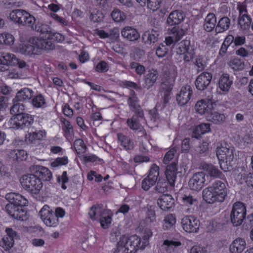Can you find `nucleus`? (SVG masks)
Segmentation results:
<instances>
[{
	"instance_id": "f257e3e1",
	"label": "nucleus",
	"mask_w": 253,
	"mask_h": 253,
	"mask_svg": "<svg viewBox=\"0 0 253 253\" xmlns=\"http://www.w3.org/2000/svg\"><path fill=\"white\" fill-rule=\"evenodd\" d=\"M228 194L226 184L221 180H216L203 191V197L208 203L223 202Z\"/></svg>"
},
{
	"instance_id": "f03ea898",
	"label": "nucleus",
	"mask_w": 253,
	"mask_h": 253,
	"mask_svg": "<svg viewBox=\"0 0 253 253\" xmlns=\"http://www.w3.org/2000/svg\"><path fill=\"white\" fill-rule=\"evenodd\" d=\"M53 45L50 41H43L40 35L39 37L31 38L27 43L19 44L17 51L28 56L38 55L42 49L50 50Z\"/></svg>"
},
{
	"instance_id": "7ed1b4c3",
	"label": "nucleus",
	"mask_w": 253,
	"mask_h": 253,
	"mask_svg": "<svg viewBox=\"0 0 253 253\" xmlns=\"http://www.w3.org/2000/svg\"><path fill=\"white\" fill-rule=\"evenodd\" d=\"M216 155L220 168L224 171H227L235 158L234 149L228 147L226 144H221L216 149Z\"/></svg>"
},
{
	"instance_id": "20e7f679",
	"label": "nucleus",
	"mask_w": 253,
	"mask_h": 253,
	"mask_svg": "<svg viewBox=\"0 0 253 253\" xmlns=\"http://www.w3.org/2000/svg\"><path fill=\"white\" fill-rule=\"evenodd\" d=\"M140 242V238L137 235L130 237L123 235L118 242L117 249L123 253H135L139 249L141 250Z\"/></svg>"
},
{
	"instance_id": "39448f33",
	"label": "nucleus",
	"mask_w": 253,
	"mask_h": 253,
	"mask_svg": "<svg viewBox=\"0 0 253 253\" xmlns=\"http://www.w3.org/2000/svg\"><path fill=\"white\" fill-rule=\"evenodd\" d=\"M20 180L23 188L32 194L40 193L43 187L41 178L34 173L23 175Z\"/></svg>"
},
{
	"instance_id": "423d86ee",
	"label": "nucleus",
	"mask_w": 253,
	"mask_h": 253,
	"mask_svg": "<svg viewBox=\"0 0 253 253\" xmlns=\"http://www.w3.org/2000/svg\"><path fill=\"white\" fill-rule=\"evenodd\" d=\"M34 121L33 117L28 114L20 113L14 115L9 121L10 127L14 129H23L30 126Z\"/></svg>"
},
{
	"instance_id": "0eeeda50",
	"label": "nucleus",
	"mask_w": 253,
	"mask_h": 253,
	"mask_svg": "<svg viewBox=\"0 0 253 253\" xmlns=\"http://www.w3.org/2000/svg\"><path fill=\"white\" fill-rule=\"evenodd\" d=\"M246 214V209L241 202L235 203L232 207L230 213V219L234 226L241 225Z\"/></svg>"
},
{
	"instance_id": "6e6552de",
	"label": "nucleus",
	"mask_w": 253,
	"mask_h": 253,
	"mask_svg": "<svg viewBox=\"0 0 253 253\" xmlns=\"http://www.w3.org/2000/svg\"><path fill=\"white\" fill-rule=\"evenodd\" d=\"M35 30L38 32H41V38L43 41H50L53 45V47L50 50L54 48L53 41L57 42H61L64 40V37L59 33L52 34L47 30V25L43 24L38 23L35 26Z\"/></svg>"
},
{
	"instance_id": "1a4fd4ad",
	"label": "nucleus",
	"mask_w": 253,
	"mask_h": 253,
	"mask_svg": "<svg viewBox=\"0 0 253 253\" xmlns=\"http://www.w3.org/2000/svg\"><path fill=\"white\" fill-rule=\"evenodd\" d=\"M39 215L44 224L50 227H55L59 224L58 219L47 205H44L39 212Z\"/></svg>"
},
{
	"instance_id": "9d476101",
	"label": "nucleus",
	"mask_w": 253,
	"mask_h": 253,
	"mask_svg": "<svg viewBox=\"0 0 253 253\" xmlns=\"http://www.w3.org/2000/svg\"><path fill=\"white\" fill-rule=\"evenodd\" d=\"M216 103L212 99V97L198 101L195 105V109L197 113L200 115H204L207 117L210 113L214 109Z\"/></svg>"
},
{
	"instance_id": "9b49d317",
	"label": "nucleus",
	"mask_w": 253,
	"mask_h": 253,
	"mask_svg": "<svg viewBox=\"0 0 253 253\" xmlns=\"http://www.w3.org/2000/svg\"><path fill=\"white\" fill-rule=\"evenodd\" d=\"M181 227L186 232L189 233H197L200 227V221L195 216L186 215L181 221Z\"/></svg>"
},
{
	"instance_id": "f8f14e48",
	"label": "nucleus",
	"mask_w": 253,
	"mask_h": 253,
	"mask_svg": "<svg viewBox=\"0 0 253 253\" xmlns=\"http://www.w3.org/2000/svg\"><path fill=\"white\" fill-rule=\"evenodd\" d=\"M159 175V167L156 164H153L151 166L147 177L142 180V188L146 191L148 190L155 184Z\"/></svg>"
},
{
	"instance_id": "ddd939ff",
	"label": "nucleus",
	"mask_w": 253,
	"mask_h": 253,
	"mask_svg": "<svg viewBox=\"0 0 253 253\" xmlns=\"http://www.w3.org/2000/svg\"><path fill=\"white\" fill-rule=\"evenodd\" d=\"M190 42L188 40H183L179 43L177 53L182 55L185 62H189L194 56V51L190 48Z\"/></svg>"
},
{
	"instance_id": "4468645a",
	"label": "nucleus",
	"mask_w": 253,
	"mask_h": 253,
	"mask_svg": "<svg viewBox=\"0 0 253 253\" xmlns=\"http://www.w3.org/2000/svg\"><path fill=\"white\" fill-rule=\"evenodd\" d=\"M206 174L204 172H198L193 174L188 182L189 188L193 190H200L205 185Z\"/></svg>"
},
{
	"instance_id": "2eb2a0df",
	"label": "nucleus",
	"mask_w": 253,
	"mask_h": 253,
	"mask_svg": "<svg viewBox=\"0 0 253 253\" xmlns=\"http://www.w3.org/2000/svg\"><path fill=\"white\" fill-rule=\"evenodd\" d=\"M6 235L3 237L0 242V246L5 250L7 251L13 247L14 240L18 238L17 233L10 228L5 229Z\"/></svg>"
},
{
	"instance_id": "dca6fc26",
	"label": "nucleus",
	"mask_w": 253,
	"mask_h": 253,
	"mask_svg": "<svg viewBox=\"0 0 253 253\" xmlns=\"http://www.w3.org/2000/svg\"><path fill=\"white\" fill-rule=\"evenodd\" d=\"M143 118L144 116L140 117L139 116V114H134L131 118L127 119V126L130 129L140 132L142 136L146 135V132L144 129L143 126L141 124Z\"/></svg>"
},
{
	"instance_id": "f3484780",
	"label": "nucleus",
	"mask_w": 253,
	"mask_h": 253,
	"mask_svg": "<svg viewBox=\"0 0 253 253\" xmlns=\"http://www.w3.org/2000/svg\"><path fill=\"white\" fill-rule=\"evenodd\" d=\"M5 210L12 218L19 220H24L26 213L22 208H20L10 202L6 205Z\"/></svg>"
},
{
	"instance_id": "a211bd4d",
	"label": "nucleus",
	"mask_w": 253,
	"mask_h": 253,
	"mask_svg": "<svg viewBox=\"0 0 253 253\" xmlns=\"http://www.w3.org/2000/svg\"><path fill=\"white\" fill-rule=\"evenodd\" d=\"M17 61V58L13 54L0 52V72L6 70L9 65H13Z\"/></svg>"
},
{
	"instance_id": "6ab92c4d",
	"label": "nucleus",
	"mask_w": 253,
	"mask_h": 253,
	"mask_svg": "<svg viewBox=\"0 0 253 253\" xmlns=\"http://www.w3.org/2000/svg\"><path fill=\"white\" fill-rule=\"evenodd\" d=\"M127 104L130 110L134 112V114H139L140 117L144 116L143 111L139 104V100L133 91L130 92L127 100Z\"/></svg>"
},
{
	"instance_id": "aec40b11",
	"label": "nucleus",
	"mask_w": 253,
	"mask_h": 253,
	"mask_svg": "<svg viewBox=\"0 0 253 253\" xmlns=\"http://www.w3.org/2000/svg\"><path fill=\"white\" fill-rule=\"evenodd\" d=\"M30 170L38 177H40L44 181H49L51 179L52 175L51 171L46 168L38 165L32 166Z\"/></svg>"
},
{
	"instance_id": "412c9836",
	"label": "nucleus",
	"mask_w": 253,
	"mask_h": 253,
	"mask_svg": "<svg viewBox=\"0 0 253 253\" xmlns=\"http://www.w3.org/2000/svg\"><path fill=\"white\" fill-rule=\"evenodd\" d=\"M46 136L45 130H35L29 131L25 135V140L28 143L35 144L44 140Z\"/></svg>"
},
{
	"instance_id": "4be33fe9",
	"label": "nucleus",
	"mask_w": 253,
	"mask_h": 253,
	"mask_svg": "<svg viewBox=\"0 0 253 253\" xmlns=\"http://www.w3.org/2000/svg\"><path fill=\"white\" fill-rule=\"evenodd\" d=\"M212 79V75L208 72H203L199 75L196 81L195 85L199 90H205L210 84Z\"/></svg>"
},
{
	"instance_id": "5701e85b",
	"label": "nucleus",
	"mask_w": 253,
	"mask_h": 253,
	"mask_svg": "<svg viewBox=\"0 0 253 253\" xmlns=\"http://www.w3.org/2000/svg\"><path fill=\"white\" fill-rule=\"evenodd\" d=\"M199 168L206 171L208 174L212 177L221 178L222 175V172L218 168L211 164L201 162L199 164Z\"/></svg>"
},
{
	"instance_id": "b1692460",
	"label": "nucleus",
	"mask_w": 253,
	"mask_h": 253,
	"mask_svg": "<svg viewBox=\"0 0 253 253\" xmlns=\"http://www.w3.org/2000/svg\"><path fill=\"white\" fill-rule=\"evenodd\" d=\"M183 244L177 239L166 240L162 247L167 253H176L183 247Z\"/></svg>"
},
{
	"instance_id": "393cba45",
	"label": "nucleus",
	"mask_w": 253,
	"mask_h": 253,
	"mask_svg": "<svg viewBox=\"0 0 253 253\" xmlns=\"http://www.w3.org/2000/svg\"><path fill=\"white\" fill-rule=\"evenodd\" d=\"M192 94V90L189 85L182 86L177 94L176 100L180 105L186 104L190 99Z\"/></svg>"
},
{
	"instance_id": "a878e982",
	"label": "nucleus",
	"mask_w": 253,
	"mask_h": 253,
	"mask_svg": "<svg viewBox=\"0 0 253 253\" xmlns=\"http://www.w3.org/2000/svg\"><path fill=\"white\" fill-rule=\"evenodd\" d=\"M174 200L172 197L168 194L160 196L157 200V204L163 211H168L174 206Z\"/></svg>"
},
{
	"instance_id": "bb28decb",
	"label": "nucleus",
	"mask_w": 253,
	"mask_h": 253,
	"mask_svg": "<svg viewBox=\"0 0 253 253\" xmlns=\"http://www.w3.org/2000/svg\"><path fill=\"white\" fill-rule=\"evenodd\" d=\"M5 198L9 202H11L20 208L27 206L28 203L27 199L18 193H8L6 194Z\"/></svg>"
},
{
	"instance_id": "cd10ccee",
	"label": "nucleus",
	"mask_w": 253,
	"mask_h": 253,
	"mask_svg": "<svg viewBox=\"0 0 253 253\" xmlns=\"http://www.w3.org/2000/svg\"><path fill=\"white\" fill-rule=\"evenodd\" d=\"M246 242L244 238H237L230 244L229 248L231 253H242L246 249Z\"/></svg>"
},
{
	"instance_id": "c85d7f7f",
	"label": "nucleus",
	"mask_w": 253,
	"mask_h": 253,
	"mask_svg": "<svg viewBox=\"0 0 253 253\" xmlns=\"http://www.w3.org/2000/svg\"><path fill=\"white\" fill-rule=\"evenodd\" d=\"M233 84V80L227 74H222L218 80V87L224 92H228Z\"/></svg>"
},
{
	"instance_id": "c756f323",
	"label": "nucleus",
	"mask_w": 253,
	"mask_h": 253,
	"mask_svg": "<svg viewBox=\"0 0 253 253\" xmlns=\"http://www.w3.org/2000/svg\"><path fill=\"white\" fill-rule=\"evenodd\" d=\"M177 170L176 165L175 163H172L167 167L165 172L166 176L169 183L171 186L174 185Z\"/></svg>"
},
{
	"instance_id": "7c9ffc66",
	"label": "nucleus",
	"mask_w": 253,
	"mask_h": 253,
	"mask_svg": "<svg viewBox=\"0 0 253 253\" xmlns=\"http://www.w3.org/2000/svg\"><path fill=\"white\" fill-rule=\"evenodd\" d=\"M122 36L130 41H134L138 39L139 34L134 28L130 26L124 27L121 31Z\"/></svg>"
},
{
	"instance_id": "2f4dec72",
	"label": "nucleus",
	"mask_w": 253,
	"mask_h": 253,
	"mask_svg": "<svg viewBox=\"0 0 253 253\" xmlns=\"http://www.w3.org/2000/svg\"><path fill=\"white\" fill-rule=\"evenodd\" d=\"M211 130V125L210 124L202 123L196 126L193 128L192 136L193 137L199 138L201 135L210 132Z\"/></svg>"
},
{
	"instance_id": "473e14b6",
	"label": "nucleus",
	"mask_w": 253,
	"mask_h": 253,
	"mask_svg": "<svg viewBox=\"0 0 253 253\" xmlns=\"http://www.w3.org/2000/svg\"><path fill=\"white\" fill-rule=\"evenodd\" d=\"M184 15L182 12L178 10L172 11L169 14L167 22L169 25H174L181 23L184 19Z\"/></svg>"
},
{
	"instance_id": "72a5a7b5",
	"label": "nucleus",
	"mask_w": 253,
	"mask_h": 253,
	"mask_svg": "<svg viewBox=\"0 0 253 253\" xmlns=\"http://www.w3.org/2000/svg\"><path fill=\"white\" fill-rule=\"evenodd\" d=\"M159 35V31L152 29L146 31L143 34L142 39L145 43L151 44L155 43L158 41Z\"/></svg>"
},
{
	"instance_id": "f704fd0d",
	"label": "nucleus",
	"mask_w": 253,
	"mask_h": 253,
	"mask_svg": "<svg viewBox=\"0 0 253 253\" xmlns=\"http://www.w3.org/2000/svg\"><path fill=\"white\" fill-rule=\"evenodd\" d=\"M207 120L215 125H221L226 120V117L224 114L216 111L211 112L207 117Z\"/></svg>"
},
{
	"instance_id": "c9c22d12",
	"label": "nucleus",
	"mask_w": 253,
	"mask_h": 253,
	"mask_svg": "<svg viewBox=\"0 0 253 253\" xmlns=\"http://www.w3.org/2000/svg\"><path fill=\"white\" fill-rule=\"evenodd\" d=\"M23 16H20L18 24L33 27L36 22L35 17L24 10Z\"/></svg>"
},
{
	"instance_id": "e433bc0d",
	"label": "nucleus",
	"mask_w": 253,
	"mask_h": 253,
	"mask_svg": "<svg viewBox=\"0 0 253 253\" xmlns=\"http://www.w3.org/2000/svg\"><path fill=\"white\" fill-rule=\"evenodd\" d=\"M216 23V19L213 13H209L205 19L203 25L204 29L207 32H210L215 28Z\"/></svg>"
},
{
	"instance_id": "4c0bfd02",
	"label": "nucleus",
	"mask_w": 253,
	"mask_h": 253,
	"mask_svg": "<svg viewBox=\"0 0 253 253\" xmlns=\"http://www.w3.org/2000/svg\"><path fill=\"white\" fill-rule=\"evenodd\" d=\"M158 76L159 74L157 70L153 69L149 70L145 77L146 87L148 89L152 87L156 83Z\"/></svg>"
},
{
	"instance_id": "58836bf2",
	"label": "nucleus",
	"mask_w": 253,
	"mask_h": 253,
	"mask_svg": "<svg viewBox=\"0 0 253 253\" xmlns=\"http://www.w3.org/2000/svg\"><path fill=\"white\" fill-rule=\"evenodd\" d=\"M33 91L28 88H24L18 91L14 99L16 101H24L30 99L33 96Z\"/></svg>"
},
{
	"instance_id": "ea45409f",
	"label": "nucleus",
	"mask_w": 253,
	"mask_h": 253,
	"mask_svg": "<svg viewBox=\"0 0 253 253\" xmlns=\"http://www.w3.org/2000/svg\"><path fill=\"white\" fill-rule=\"evenodd\" d=\"M105 212L106 211L101 206H93L90 208L88 215L92 220H99Z\"/></svg>"
},
{
	"instance_id": "a19ab883",
	"label": "nucleus",
	"mask_w": 253,
	"mask_h": 253,
	"mask_svg": "<svg viewBox=\"0 0 253 253\" xmlns=\"http://www.w3.org/2000/svg\"><path fill=\"white\" fill-rule=\"evenodd\" d=\"M15 42V38L11 33L3 32L0 33V45L11 46Z\"/></svg>"
},
{
	"instance_id": "79ce46f5",
	"label": "nucleus",
	"mask_w": 253,
	"mask_h": 253,
	"mask_svg": "<svg viewBox=\"0 0 253 253\" xmlns=\"http://www.w3.org/2000/svg\"><path fill=\"white\" fill-rule=\"evenodd\" d=\"M153 232L152 229L146 228L143 233L142 237L140 238V245L141 250L145 249L149 245V240L153 236Z\"/></svg>"
},
{
	"instance_id": "37998d69",
	"label": "nucleus",
	"mask_w": 253,
	"mask_h": 253,
	"mask_svg": "<svg viewBox=\"0 0 253 253\" xmlns=\"http://www.w3.org/2000/svg\"><path fill=\"white\" fill-rule=\"evenodd\" d=\"M230 25V20L227 17H223L220 19L215 27L216 33H222L227 31Z\"/></svg>"
},
{
	"instance_id": "c03bdc74",
	"label": "nucleus",
	"mask_w": 253,
	"mask_h": 253,
	"mask_svg": "<svg viewBox=\"0 0 253 253\" xmlns=\"http://www.w3.org/2000/svg\"><path fill=\"white\" fill-rule=\"evenodd\" d=\"M118 137L122 146L126 150H131L133 148V142L127 136L120 133L118 134Z\"/></svg>"
},
{
	"instance_id": "a18cd8bd",
	"label": "nucleus",
	"mask_w": 253,
	"mask_h": 253,
	"mask_svg": "<svg viewBox=\"0 0 253 253\" xmlns=\"http://www.w3.org/2000/svg\"><path fill=\"white\" fill-rule=\"evenodd\" d=\"M230 68L234 71H241L244 69V62L238 58L231 59L228 63Z\"/></svg>"
},
{
	"instance_id": "49530a36",
	"label": "nucleus",
	"mask_w": 253,
	"mask_h": 253,
	"mask_svg": "<svg viewBox=\"0 0 253 253\" xmlns=\"http://www.w3.org/2000/svg\"><path fill=\"white\" fill-rule=\"evenodd\" d=\"M176 223L175 216L169 213L167 215L163 220V229L165 230L169 229L174 226Z\"/></svg>"
},
{
	"instance_id": "de8ad7c7",
	"label": "nucleus",
	"mask_w": 253,
	"mask_h": 253,
	"mask_svg": "<svg viewBox=\"0 0 253 253\" xmlns=\"http://www.w3.org/2000/svg\"><path fill=\"white\" fill-rule=\"evenodd\" d=\"M112 19L116 22L120 23L124 21L126 19V14L118 8H115L111 13Z\"/></svg>"
},
{
	"instance_id": "09e8293b",
	"label": "nucleus",
	"mask_w": 253,
	"mask_h": 253,
	"mask_svg": "<svg viewBox=\"0 0 253 253\" xmlns=\"http://www.w3.org/2000/svg\"><path fill=\"white\" fill-rule=\"evenodd\" d=\"M74 148L79 157L84 154L86 150V147L81 139H78L75 141Z\"/></svg>"
},
{
	"instance_id": "8fccbe9b",
	"label": "nucleus",
	"mask_w": 253,
	"mask_h": 253,
	"mask_svg": "<svg viewBox=\"0 0 253 253\" xmlns=\"http://www.w3.org/2000/svg\"><path fill=\"white\" fill-rule=\"evenodd\" d=\"M238 23L241 29L247 30L250 26L251 19L247 14H244V15L240 16Z\"/></svg>"
},
{
	"instance_id": "3c124183",
	"label": "nucleus",
	"mask_w": 253,
	"mask_h": 253,
	"mask_svg": "<svg viewBox=\"0 0 253 253\" xmlns=\"http://www.w3.org/2000/svg\"><path fill=\"white\" fill-rule=\"evenodd\" d=\"M104 18V16L101 11L96 9L91 10L89 18L93 22H101L103 20Z\"/></svg>"
},
{
	"instance_id": "603ef678",
	"label": "nucleus",
	"mask_w": 253,
	"mask_h": 253,
	"mask_svg": "<svg viewBox=\"0 0 253 253\" xmlns=\"http://www.w3.org/2000/svg\"><path fill=\"white\" fill-rule=\"evenodd\" d=\"M62 128L67 137L70 136L73 133V128L70 122L65 119H61Z\"/></svg>"
},
{
	"instance_id": "864d4df0",
	"label": "nucleus",
	"mask_w": 253,
	"mask_h": 253,
	"mask_svg": "<svg viewBox=\"0 0 253 253\" xmlns=\"http://www.w3.org/2000/svg\"><path fill=\"white\" fill-rule=\"evenodd\" d=\"M22 12H24L23 9H16L13 10L9 13V18L13 22L18 24L20 16L24 15Z\"/></svg>"
},
{
	"instance_id": "5fc2aeb1",
	"label": "nucleus",
	"mask_w": 253,
	"mask_h": 253,
	"mask_svg": "<svg viewBox=\"0 0 253 253\" xmlns=\"http://www.w3.org/2000/svg\"><path fill=\"white\" fill-rule=\"evenodd\" d=\"M145 222L147 224H153L157 221L155 211L152 209H148L146 213Z\"/></svg>"
},
{
	"instance_id": "6e6d98bb",
	"label": "nucleus",
	"mask_w": 253,
	"mask_h": 253,
	"mask_svg": "<svg viewBox=\"0 0 253 253\" xmlns=\"http://www.w3.org/2000/svg\"><path fill=\"white\" fill-rule=\"evenodd\" d=\"M32 105L36 108L42 107L45 103V100L42 94H39L33 98Z\"/></svg>"
},
{
	"instance_id": "4d7b16f0",
	"label": "nucleus",
	"mask_w": 253,
	"mask_h": 253,
	"mask_svg": "<svg viewBox=\"0 0 253 253\" xmlns=\"http://www.w3.org/2000/svg\"><path fill=\"white\" fill-rule=\"evenodd\" d=\"M180 199L183 204L188 207L194 205L197 202L196 199L190 194L182 195Z\"/></svg>"
},
{
	"instance_id": "13d9d810",
	"label": "nucleus",
	"mask_w": 253,
	"mask_h": 253,
	"mask_svg": "<svg viewBox=\"0 0 253 253\" xmlns=\"http://www.w3.org/2000/svg\"><path fill=\"white\" fill-rule=\"evenodd\" d=\"M99 221L102 228L106 229L108 228L112 222L111 215L106 214V212L100 218Z\"/></svg>"
},
{
	"instance_id": "bf43d9fd",
	"label": "nucleus",
	"mask_w": 253,
	"mask_h": 253,
	"mask_svg": "<svg viewBox=\"0 0 253 253\" xmlns=\"http://www.w3.org/2000/svg\"><path fill=\"white\" fill-rule=\"evenodd\" d=\"M168 181L164 179H159L157 182L156 188V190L160 193H165L168 191Z\"/></svg>"
},
{
	"instance_id": "052dcab7",
	"label": "nucleus",
	"mask_w": 253,
	"mask_h": 253,
	"mask_svg": "<svg viewBox=\"0 0 253 253\" xmlns=\"http://www.w3.org/2000/svg\"><path fill=\"white\" fill-rule=\"evenodd\" d=\"M163 1V0H147V7L155 11L158 9Z\"/></svg>"
},
{
	"instance_id": "680f3d73",
	"label": "nucleus",
	"mask_w": 253,
	"mask_h": 253,
	"mask_svg": "<svg viewBox=\"0 0 253 253\" xmlns=\"http://www.w3.org/2000/svg\"><path fill=\"white\" fill-rule=\"evenodd\" d=\"M68 163V159L66 156H64L61 158H57L51 163V167L55 168L59 166L66 165Z\"/></svg>"
},
{
	"instance_id": "e2e57ef3",
	"label": "nucleus",
	"mask_w": 253,
	"mask_h": 253,
	"mask_svg": "<svg viewBox=\"0 0 253 253\" xmlns=\"http://www.w3.org/2000/svg\"><path fill=\"white\" fill-rule=\"evenodd\" d=\"M169 48L165 43H161L156 48V54L159 57H164L168 53Z\"/></svg>"
},
{
	"instance_id": "0e129e2a",
	"label": "nucleus",
	"mask_w": 253,
	"mask_h": 253,
	"mask_svg": "<svg viewBox=\"0 0 253 253\" xmlns=\"http://www.w3.org/2000/svg\"><path fill=\"white\" fill-rule=\"evenodd\" d=\"M171 32L175 41H179L185 34L184 31L183 29L175 27L171 29Z\"/></svg>"
},
{
	"instance_id": "69168bd1",
	"label": "nucleus",
	"mask_w": 253,
	"mask_h": 253,
	"mask_svg": "<svg viewBox=\"0 0 253 253\" xmlns=\"http://www.w3.org/2000/svg\"><path fill=\"white\" fill-rule=\"evenodd\" d=\"M25 109V106L22 103H15L10 109V113L12 114H18L23 113L22 111Z\"/></svg>"
},
{
	"instance_id": "338daca9",
	"label": "nucleus",
	"mask_w": 253,
	"mask_h": 253,
	"mask_svg": "<svg viewBox=\"0 0 253 253\" xmlns=\"http://www.w3.org/2000/svg\"><path fill=\"white\" fill-rule=\"evenodd\" d=\"M7 76L9 79H18L22 78L23 75L21 71L14 69L9 71Z\"/></svg>"
},
{
	"instance_id": "774afa93",
	"label": "nucleus",
	"mask_w": 253,
	"mask_h": 253,
	"mask_svg": "<svg viewBox=\"0 0 253 253\" xmlns=\"http://www.w3.org/2000/svg\"><path fill=\"white\" fill-rule=\"evenodd\" d=\"M81 160L84 161L85 163L89 162L93 163L96 162L98 158L95 155L92 154H84L82 156H79Z\"/></svg>"
}]
</instances>
